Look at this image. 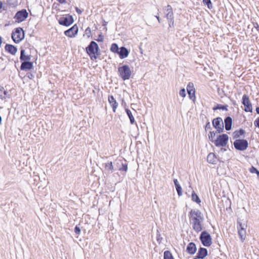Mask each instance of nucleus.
<instances>
[{
  "label": "nucleus",
  "instance_id": "nucleus-25",
  "mask_svg": "<svg viewBox=\"0 0 259 259\" xmlns=\"http://www.w3.org/2000/svg\"><path fill=\"white\" fill-rule=\"evenodd\" d=\"M219 161L216 155L213 153H210L207 156V161L212 164H216Z\"/></svg>",
  "mask_w": 259,
  "mask_h": 259
},
{
  "label": "nucleus",
  "instance_id": "nucleus-1",
  "mask_svg": "<svg viewBox=\"0 0 259 259\" xmlns=\"http://www.w3.org/2000/svg\"><path fill=\"white\" fill-rule=\"evenodd\" d=\"M189 220L192 224L193 229L197 233L203 230L202 222L204 218L199 209H191L188 214Z\"/></svg>",
  "mask_w": 259,
  "mask_h": 259
},
{
  "label": "nucleus",
  "instance_id": "nucleus-21",
  "mask_svg": "<svg viewBox=\"0 0 259 259\" xmlns=\"http://www.w3.org/2000/svg\"><path fill=\"white\" fill-rule=\"evenodd\" d=\"M31 58V55L30 54H26L25 50L21 48L20 50V60L21 62L30 61Z\"/></svg>",
  "mask_w": 259,
  "mask_h": 259
},
{
  "label": "nucleus",
  "instance_id": "nucleus-13",
  "mask_svg": "<svg viewBox=\"0 0 259 259\" xmlns=\"http://www.w3.org/2000/svg\"><path fill=\"white\" fill-rule=\"evenodd\" d=\"M187 91L189 99L194 101L196 99L195 89L192 82H189L187 84Z\"/></svg>",
  "mask_w": 259,
  "mask_h": 259
},
{
  "label": "nucleus",
  "instance_id": "nucleus-19",
  "mask_svg": "<svg viewBox=\"0 0 259 259\" xmlns=\"http://www.w3.org/2000/svg\"><path fill=\"white\" fill-rule=\"evenodd\" d=\"M233 120L231 116H227L224 119V128L227 131L232 129Z\"/></svg>",
  "mask_w": 259,
  "mask_h": 259
},
{
  "label": "nucleus",
  "instance_id": "nucleus-55",
  "mask_svg": "<svg viewBox=\"0 0 259 259\" xmlns=\"http://www.w3.org/2000/svg\"><path fill=\"white\" fill-rule=\"evenodd\" d=\"M230 100L232 102V104H233V105H234V106H237V104L236 101H235V100H234L233 99H230Z\"/></svg>",
  "mask_w": 259,
  "mask_h": 259
},
{
  "label": "nucleus",
  "instance_id": "nucleus-52",
  "mask_svg": "<svg viewBox=\"0 0 259 259\" xmlns=\"http://www.w3.org/2000/svg\"><path fill=\"white\" fill-rule=\"evenodd\" d=\"M75 11L78 14H81L82 12V10L79 9L77 7H75Z\"/></svg>",
  "mask_w": 259,
  "mask_h": 259
},
{
  "label": "nucleus",
  "instance_id": "nucleus-51",
  "mask_svg": "<svg viewBox=\"0 0 259 259\" xmlns=\"http://www.w3.org/2000/svg\"><path fill=\"white\" fill-rule=\"evenodd\" d=\"M253 25L256 30L259 31V25L257 22H253Z\"/></svg>",
  "mask_w": 259,
  "mask_h": 259
},
{
  "label": "nucleus",
  "instance_id": "nucleus-35",
  "mask_svg": "<svg viewBox=\"0 0 259 259\" xmlns=\"http://www.w3.org/2000/svg\"><path fill=\"white\" fill-rule=\"evenodd\" d=\"M239 236L242 242H243L246 237V230L238 231Z\"/></svg>",
  "mask_w": 259,
  "mask_h": 259
},
{
  "label": "nucleus",
  "instance_id": "nucleus-33",
  "mask_svg": "<svg viewBox=\"0 0 259 259\" xmlns=\"http://www.w3.org/2000/svg\"><path fill=\"white\" fill-rule=\"evenodd\" d=\"M218 133V132L215 131H210L208 136L209 140L214 143V141L215 140L214 137L215 136V134Z\"/></svg>",
  "mask_w": 259,
  "mask_h": 259
},
{
  "label": "nucleus",
  "instance_id": "nucleus-56",
  "mask_svg": "<svg viewBox=\"0 0 259 259\" xmlns=\"http://www.w3.org/2000/svg\"><path fill=\"white\" fill-rule=\"evenodd\" d=\"M57 1L61 4H65L66 2V0H57Z\"/></svg>",
  "mask_w": 259,
  "mask_h": 259
},
{
  "label": "nucleus",
  "instance_id": "nucleus-47",
  "mask_svg": "<svg viewBox=\"0 0 259 259\" xmlns=\"http://www.w3.org/2000/svg\"><path fill=\"white\" fill-rule=\"evenodd\" d=\"M207 130H211L210 123L208 120H207V121L205 125V130L206 131Z\"/></svg>",
  "mask_w": 259,
  "mask_h": 259
},
{
  "label": "nucleus",
  "instance_id": "nucleus-58",
  "mask_svg": "<svg viewBox=\"0 0 259 259\" xmlns=\"http://www.w3.org/2000/svg\"><path fill=\"white\" fill-rule=\"evenodd\" d=\"M256 112L257 114H259V106H257L255 108Z\"/></svg>",
  "mask_w": 259,
  "mask_h": 259
},
{
  "label": "nucleus",
  "instance_id": "nucleus-20",
  "mask_svg": "<svg viewBox=\"0 0 259 259\" xmlns=\"http://www.w3.org/2000/svg\"><path fill=\"white\" fill-rule=\"evenodd\" d=\"M245 135V131L243 128H239L236 130L233 133L232 137L233 139H238L241 137L244 138Z\"/></svg>",
  "mask_w": 259,
  "mask_h": 259
},
{
  "label": "nucleus",
  "instance_id": "nucleus-49",
  "mask_svg": "<svg viewBox=\"0 0 259 259\" xmlns=\"http://www.w3.org/2000/svg\"><path fill=\"white\" fill-rule=\"evenodd\" d=\"M26 76L30 79H32L34 77V75L31 72H28L26 74Z\"/></svg>",
  "mask_w": 259,
  "mask_h": 259
},
{
  "label": "nucleus",
  "instance_id": "nucleus-29",
  "mask_svg": "<svg viewBox=\"0 0 259 259\" xmlns=\"http://www.w3.org/2000/svg\"><path fill=\"white\" fill-rule=\"evenodd\" d=\"M192 200L197 204L201 203V199L199 196L195 193L194 191H193L191 194Z\"/></svg>",
  "mask_w": 259,
  "mask_h": 259
},
{
  "label": "nucleus",
  "instance_id": "nucleus-39",
  "mask_svg": "<svg viewBox=\"0 0 259 259\" xmlns=\"http://www.w3.org/2000/svg\"><path fill=\"white\" fill-rule=\"evenodd\" d=\"M168 24V29L170 31V28H173L174 27V19L167 20Z\"/></svg>",
  "mask_w": 259,
  "mask_h": 259
},
{
  "label": "nucleus",
  "instance_id": "nucleus-10",
  "mask_svg": "<svg viewBox=\"0 0 259 259\" xmlns=\"http://www.w3.org/2000/svg\"><path fill=\"white\" fill-rule=\"evenodd\" d=\"M28 16V13L26 9H22L18 11L15 14L14 18L17 23H21L25 21Z\"/></svg>",
  "mask_w": 259,
  "mask_h": 259
},
{
  "label": "nucleus",
  "instance_id": "nucleus-28",
  "mask_svg": "<svg viewBox=\"0 0 259 259\" xmlns=\"http://www.w3.org/2000/svg\"><path fill=\"white\" fill-rule=\"evenodd\" d=\"M125 112L128 116L130 120V123L132 124H134V123H136V121L135 120V118L131 112V111L128 108H125Z\"/></svg>",
  "mask_w": 259,
  "mask_h": 259
},
{
  "label": "nucleus",
  "instance_id": "nucleus-60",
  "mask_svg": "<svg viewBox=\"0 0 259 259\" xmlns=\"http://www.w3.org/2000/svg\"><path fill=\"white\" fill-rule=\"evenodd\" d=\"M2 116H0V124H2Z\"/></svg>",
  "mask_w": 259,
  "mask_h": 259
},
{
  "label": "nucleus",
  "instance_id": "nucleus-45",
  "mask_svg": "<svg viewBox=\"0 0 259 259\" xmlns=\"http://www.w3.org/2000/svg\"><path fill=\"white\" fill-rule=\"evenodd\" d=\"M179 94L182 97H185L186 96L185 89L184 88H182L179 92Z\"/></svg>",
  "mask_w": 259,
  "mask_h": 259
},
{
  "label": "nucleus",
  "instance_id": "nucleus-42",
  "mask_svg": "<svg viewBox=\"0 0 259 259\" xmlns=\"http://www.w3.org/2000/svg\"><path fill=\"white\" fill-rule=\"evenodd\" d=\"M164 11H165L167 12V13H171L173 12L172 11V8L171 6L169 5H168L166 7H165L163 8Z\"/></svg>",
  "mask_w": 259,
  "mask_h": 259
},
{
  "label": "nucleus",
  "instance_id": "nucleus-14",
  "mask_svg": "<svg viewBox=\"0 0 259 259\" xmlns=\"http://www.w3.org/2000/svg\"><path fill=\"white\" fill-rule=\"evenodd\" d=\"M123 160L124 162H123V160H119L116 163V166L119 170L126 172L128 169V164L125 159Z\"/></svg>",
  "mask_w": 259,
  "mask_h": 259
},
{
  "label": "nucleus",
  "instance_id": "nucleus-43",
  "mask_svg": "<svg viewBox=\"0 0 259 259\" xmlns=\"http://www.w3.org/2000/svg\"><path fill=\"white\" fill-rule=\"evenodd\" d=\"M86 35L88 37H90L91 35V28L88 27L86 28L85 32H84V35Z\"/></svg>",
  "mask_w": 259,
  "mask_h": 259
},
{
  "label": "nucleus",
  "instance_id": "nucleus-11",
  "mask_svg": "<svg viewBox=\"0 0 259 259\" xmlns=\"http://www.w3.org/2000/svg\"><path fill=\"white\" fill-rule=\"evenodd\" d=\"M241 103L244 107V110L246 112H252V106L249 96L244 94L242 96Z\"/></svg>",
  "mask_w": 259,
  "mask_h": 259
},
{
  "label": "nucleus",
  "instance_id": "nucleus-23",
  "mask_svg": "<svg viewBox=\"0 0 259 259\" xmlns=\"http://www.w3.org/2000/svg\"><path fill=\"white\" fill-rule=\"evenodd\" d=\"M108 100L110 105L112 108L113 111L115 112L116 108L118 106V103L116 102L113 95H109Z\"/></svg>",
  "mask_w": 259,
  "mask_h": 259
},
{
  "label": "nucleus",
  "instance_id": "nucleus-59",
  "mask_svg": "<svg viewBox=\"0 0 259 259\" xmlns=\"http://www.w3.org/2000/svg\"><path fill=\"white\" fill-rule=\"evenodd\" d=\"M2 43H3V38H2V37L0 35V48L1 47V46H2Z\"/></svg>",
  "mask_w": 259,
  "mask_h": 259
},
{
  "label": "nucleus",
  "instance_id": "nucleus-18",
  "mask_svg": "<svg viewBox=\"0 0 259 259\" xmlns=\"http://www.w3.org/2000/svg\"><path fill=\"white\" fill-rule=\"evenodd\" d=\"M197 251V247L195 243L191 242L188 243L186 247V251L191 255L194 254Z\"/></svg>",
  "mask_w": 259,
  "mask_h": 259
},
{
  "label": "nucleus",
  "instance_id": "nucleus-12",
  "mask_svg": "<svg viewBox=\"0 0 259 259\" xmlns=\"http://www.w3.org/2000/svg\"><path fill=\"white\" fill-rule=\"evenodd\" d=\"M78 31V27L76 24L73 25L68 29L65 30L64 32V34L68 37H74L77 34Z\"/></svg>",
  "mask_w": 259,
  "mask_h": 259
},
{
  "label": "nucleus",
  "instance_id": "nucleus-22",
  "mask_svg": "<svg viewBox=\"0 0 259 259\" xmlns=\"http://www.w3.org/2000/svg\"><path fill=\"white\" fill-rule=\"evenodd\" d=\"M208 255V251L206 248L200 247L198 250L196 256L199 259H204Z\"/></svg>",
  "mask_w": 259,
  "mask_h": 259
},
{
  "label": "nucleus",
  "instance_id": "nucleus-44",
  "mask_svg": "<svg viewBox=\"0 0 259 259\" xmlns=\"http://www.w3.org/2000/svg\"><path fill=\"white\" fill-rule=\"evenodd\" d=\"M104 35H103L102 32H100V33L98 35V38L96 39V40H97L98 42H103L104 40Z\"/></svg>",
  "mask_w": 259,
  "mask_h": 259
},
{
  "label": "nucleus",
  "instance_id": "nucleus-16",
  "mask_svg": "<svg viewBox=\"0 0 259 259\" xmlns=\"http://www.w3.org/2000/svg\"><path fill=\"white\" fill-rule=\"evenodd\" d=\"M5 50L6 52L12 55H15L18 51V49L16 46L9 44H7L5 45Z\"/></svg>",
  "mask_w": 259,
  "mask_h": 259
},
{
  "label": "nucleus",
  "instance_id": "nucleus-36",
  "mask_svg": "<svg viewBox=\"0 0 259 259\" xmlns=\"http://www.w3.org/2000/svg\"><path fill=\"white\" fill-rule=\"evenodd\" d=\"M7 4L9 6L14 8L17 6V0H7Z\"/></svg>",
  "mask_w": 259,
  "mask_h": 259
},
{
  "label": "nucleus",
  "instance_id": "nucleus-27",
  "mask_svg": "<svg viewBox=\"0 0 259 259\" xmlns=\"http://www.w3.org/2000/svg\"><path fill=\"white\" fill-rule=\"evenodd\" d=\"M228 105L227 104H217L216 105H215L212 108V110L213 111H216L217 110H223L225 111H228Z\"/></svg>",
  "mask_w": 259,
  "mask_h": 259
},
{
  "label": "nucleus",
  "instance_id": "nucleus-5",
  "mask_svg": "<svg viewBox=\"0 0 259 259\" xmlns=\"http://www.w3.org/2000/svg\"><path fill=\"white\" fill-rule=\"evenodd\" d=\"M199 239L202 245L205 247H209L212 244V238L210 234L206 231L201 232Z\"/></svg>",
  "mask_w": 259,
  "mask_h": 259
},
{
  "label": "nucleus",
  "instance_id": "nucleus-37",
  "mask_svg": "<svg viewBox=\"0 0 259 259\" xmlns=\"http://www.w3.org/2000/svg\"><path fill=\"white\" fill-rule=\"evenodd\" d=\"M249 171L252 174H256L257 179L259 180V170L256 167L253 166H251V167L249 168Z\"/></svg>",
  "mask_w": 259,
  "mask_h": 259
},
{
  "label": "nucleus",
  "instance_id": "nucleus-3",
  "mask_svg": "<svg viewBox=\"0 0 259 259\" xmlns=\"http://www.w3.org/2000/svg\"><path fill=\"white\" fill-rule=\"evenodd\" d=\"M11 37L15 44H19L24 39L25 31L22 27H17L12 31Z\"/></svg>",
  "mask_w": 259,
  "mask_h": 259
},
{
  "label": "nucleus",
  "instance_id": "nucleus-61",
  "mask_svg": "<svg viewBox=\"0 0 259 259\" xmlns=\"http://www.w3.org/2000/svg\"><path fill=\"white\" fill-rule=\"evenodd\" d=\"M104 29H106V30H107V28L106 27H105Z\"/></svg>",
  "mask_w": 259,
  "mask_h": 259
},
{
  "label": "nucleus",
  "instance_id": "nucleus-53",
  "mask_svg": "<svg viewBox=\"0 0 259 259\" xmlns=\"http://www.w3.org/2000/svg\"><path fill=\"white\" fill-rule=\"evenodd\" d=\"M142 43H141L139 46V49L141 54H143V50L142 48Z\"/></svg>",
  "mask_w": 259,
  "mask_h": 259
},
{
  "label": "nucleus",
  "instance_id": "nucleus-24",
  "mask_svg": "<svg viewBox=\"0 0 259 259\" xmlns=\"http://www.w3.org/2000/svg\"><path fill=\"white\" fill-rule=\"evenodd\" d=\"M10 98L11 95L7 90H5L3 87L0 85V99L2 100H6Z\"/></svg>",
  "mask_w": 259,
  "mask_h": 259
},
{
  "label": "nucleus",
  "instance_id": "nucleus-6",
  "mask_svg": "<svg viewBox=\"0 0 259 259\" xmlns=\"http://www.w3.org/2000/svg\"><path fill=\"white\" fill-rule=\"evenodd\" d=\"M235 149L238 151H243L247 149L248 147V142L244 139H238L233 142Z\"/></svg>",
  "mask_w": 259,
  "mask_h": 259
},
{
  "label": "nucleus",
  "instance_id": "nucleus-31",
  "mask_svg": "<svg viewBox=\"0 0 259 259\" xmlns=\"http://www.w3.org/2000/svg\"><path fill=\"white\" fill-rule=\"evenodd\" d=\"M247 227V225L244 223L243 224L241 222V220L238 219L237 220V229L239 230H245Z\"/></svg>",
  "mask_w": 259,
  "mask_h": 259
},
{
  "label": "nucleus",
  "instance_id": "nucleus-54",
  "mask_svg": "<svg viewBox=\"0 0 259 259\" xmlns=\"http://www.w3.org/2000/svg\"><path fill=\"white\" fill-rule=\"evenodd\" d=\"M108 22H106L105 20L103 19L102 20V26H106L107 25Z\"/></svg>",
  "mask_w": 259,
  "mask_h": 259
},
{
  "label": "nucleus",
  "instance_id": "nucleus-30",
  "mask_svg": "<svg viewBox=\"0 0 259 259\" xmlns=\"http://www.w3.org/2000/svg\"><path fill=\"white\" fill-rule=\"evenodd\" d=\"M104 167L106 170L112 172L114 170V167L112 161L108 162L104 164Z\"/></svg>",
  "mask_w": 259,
  "mask_h": 259
},
{
  "label": "nucleus",
  "instance_id": "nucleus-57",
  "mask_svg": "<svg viewBox=\"0 0 259 259\" xmlns=\"http://www.w3.org/2000/svg\"><path fill=\"white\" fill-rule=\"evenodd\" d=\"M155 17L157 18V20L158 21V22L160 23L161 22V19L159 17V16L158 15H157V16H155Z\"/></svg>",
  "mask_w": 259,
  "mask_h": 259
},
{
  "label": "nucleus",
  "instance_id": "nucleus-7",
  "mask_svg": "<svg viewBox=\"0 0 259 259\" xmlns=\"http://www.w3.org/2000/svg\"><path fill=\"white\" fill-rule=\"evenodd\" d=\"M74 22L73 16L70 14H66L60 17L58 19V23L62 26L68 27L71 25Z\"/></svg>",
  "mask_w": 259,
  "mask_h": 259
},
{
  "label": "nucleus",
  "instance_id": "nucleus-17",
  "mask_svg": "<svg viewBox=\"0 0 259 259\" xmlns=\"http://www.w3.org/2000/svg\"><path fill=\"white\" fill-rule=\"evenodd\" d=\"M130 51L125 47H121L117 54L121 59H124L128 57Z\"/></svg>",
  "mask_w": 259,
  "mask_h": 259
},
{
  "label": "nucleus",
  "instance_id": "nucleus-26",
  "mask_svg": "<svg viewBox=\"0 0 259 259\" xmlns=\"http://www.w3.org/2000/svg\"><path fill=\"white\" fill-rule=\"evenodd\" d=\"M174 183L178 195L179 196H181L182 195V188L179 184L178 181L176 179H174Z\"/></svg>",
  "mask_w": 259,
  "mask_h": 259
},
{
  "label": "nucleus",
  "instance_id": "nucleus-32",
  "mask_svg": "<svg viewBox=\"0 0 259 259\" xmlns=\"http://www.w3.org/2000/svg\"><path fill=\"white\" fill-rule=\"evenodd\" d=\"M119 49L120 48L118 47V46L116 43H113L111 45L110 50L111 52L117 54Z\"/></svg>",
  "mask_w": 259,
  "mask_h": 259
},
{
  "label": "nucleus",
  "instance_id": "nucleus-4",
  "mask_svg": "<svg viewBox=\"0 0 259 259\" xmlns=\"http://www.w3.org/2000/svg\"><path fill=\"white\" fill-rule=\"evenodd\" d=\"M118 74L119 76L124 81L131 78L132 71L129 66L124 64L118 68Z\"/></svg>",
  "mask_w": 259,
  "mask_h": 259
},
{
  "label": "nucleus",
  "instance_id": "nucleus-41",
  "mask_svg": "<svg viewBox=\"0 0 259 259\" xmlns=\"http://www.w3.org/2000/svg\"><path fill=\"white\" fill-rule=\"evenodd\" d=\"M165 17L166 18L167 20H170V19H174V13L173 12L171 13H166L165 14Z\"/></svg>",
  "mask_w": 259,
  "mask_h": 259
},
{
  "label": "nucleus",
  "instance_id": "nucleus-9",
  "mask_svg": "<svg viewBox=\"0 0 259 259\" xmlns=\"http://www.w3.org/2000/svg\"><path fill=\"white\" fill-rule=\"evenodd\" d=\"M213 127L218 132V133H222L224 131V124L223 119L221 117H217L212 120Z\"/></svg>",
  "mask_w": 259,
  "mask_h": 259
},
{
  "label": "nucleus",
  "instance_id": "nucleus-38",
  "mask_svg": "<svg viewBox=\"0 0 259 259\" xmlns=\"http://www.w3.org/2000/svg\"><path fill=\"white\" fill-rule=\"evenodd\" d=\"M202 2L204 5L207 6L209 9H211L213 8L212 4L210 0H203Z\"/></svg>",
  "mask_w": 259,
  "mask_h": 259
},
{
  "label": "nucleus",
  "instance_id": "nucleus-15",
  "mask_svg": "<svg viewBox=\"0 0 259 259\" xmlns=\"http://www.w3.org/2000/svg\"><path fill=\"white\" fill-rule=\"evenodd\" d=\"M33 68V63L30 61L22 62L20 69L23 71H28Z\"/></svg>",
  "mask_w": 259,
  "mask_h": 259
},
{
  "label": "nucleus",
  "instance_id": "nucleus-34",
  "mask_svg": "<svg viewBox=\"0 0 259 259\" xmlns=\"http://www.w3.org/2000/svg\"><path fill=\"white\" fill-rule=\"evenodd\" d=\"M163 259H175L171 252L169 250H165L164 252Z\"/></svg>",
  "mask_w": 259,
  "mask_h": 259
},
{
  "label": "nucleus",
  "instance_id": "nucleus-50",
  "mask_svg": "<svg viewBox=\"0 0 259 259\" xmlns=\"http://www.w3.org/2000/svg\"><path fill=\"white\" fill-rule=\"evenodd\" d=\"M218 92L219 95H221V98H223L222 94H224V95H226V94L225 93V92L224 91V90H222L221 91L220 88L218 89Z\"/></svg>",
  "mask_w": 259,
  "mask_h": 259
},
{
  "label": "nucleus",
  "instance_id": "nucleus-48",
  "mask_svg": "<svg viewBox=\"0 0 259 259\" xmlns=\"http://www.w3.org/2000/svg\"><path fill=\"white\" fill-rule=\"evenodd\" d=\"M254 125L256 127H258L259 128V117H258L254 121Z\"/></svg>",
  "mask_w": 259,
  "mask_h": 259
},
{
  "label": "nucleus",
  "instance_id": "nucleus-8",
  "mask_svg": "<svg viewBox=\"0 0 259 259\" xmlns=\"http://www.w3.org/2000/svg\"><path fill=\"white\" fill-rule=\"evenodd\" d=\"M229 136L226 134H222L218 136L214 141V144L216 147H225L228 142Z\"/></svg>",
  "mask_w": 259,
  "mask_h": 259
},
{
  "label": "nucleus",
  "instance_id": "nucleus-2",
  "mask_svg": "<svg viewBox=\"0 0 259 259\" xmlns=\"http://www.w3.org/2000/svg\"><path fill=\"white\" fill-rule=\"evenodd\" d=\"M87 54L92 60H96L101 55L98 44L95 41H91L85 48Z\"/></svg>",
  "mask_w": 259,
  "mask_h": 259
},
{
  "label": "nucleus",
  "instance_id": "nucleus-46",
  "mask_svg": "<svg viewBox=\"0 0 259 259\" xmlns=\"http://www.w3.org/2000/svg\"><path fill=\"white\" fill-rule=\"evenodd\" d=\"M74 232L76 235H79L80 234L81 230L78 225L75 226L74 228Z\"/></svg>",
  "mask_w": 259,
  "mask_h": 259
},
{
  "label": "nucleus",
  "instance_id": "nucleus-40",
  "mask_svg": "<svg viewBox=\"0 0 259 259\" xmlns=\"http://www.w3.org/2000/svg\"><path fill=\"white\" fill-rule=\"evenodd\" d=\"M156 240L159 244H160L162 240V237L161 236L160 232L158 230H157L156 233Z\"/></svg>",
  "mask_w": 259,
  "mask_h": 259
}]
</instances>
